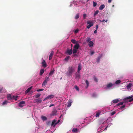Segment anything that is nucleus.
Returning <instances> with one entry per match:
<instances>
[{"instance_id": "obj_1", "label": "nucleus", "mask_w": 133, "mask_h": 133, "mask_svg": "<svg viewBox=\"0 0 133 133\" xmlns=\"http://www.w3.org/2000/svg\"><path fill=\"white\" fill-rule=\"evenodd\" d=\"M75 71V68L73 66H71L69 67L66 74L68 76H71Z\"/></svg>"}, {"instance_id": "obj_2", "label": "nucleus", "mask_w": 133, "mask_h": 133, "mask_svg": "<svg viewBox=\"0 0 133 133\" xmlns=\"http://www.w3.org/2000/svg\"><path fill=\"white\" fill-rule=\"evenodd\" d=\"M66 53L69 55H71L72 53V48H71L70 49L68 48L66 51Z\"/></svg>"}, {"instance_id": "obj_3", "label": "nucleus", "mask_w": 133, "mask_h": 133, "mask_svg": "<svg viewBox=\"0 0 133 133\" xmlns=\"http://www.w3.org/2000/svg\"><path fill=\"white\" fill-rule=\"evenodd\" d=\"M25 103V102L24 101H21L19 104L18 106L21 107H22Z\"/></svg>"}, {"instance_id": "obj_4", "label": "nucleus", "mask_w": 133, "mask_h": 133, "mask_svg": "<svg viewBox=\"0 0 133 133\" xmlns=\"http://www.w3.org/2000/svg\"><path fill=\"white\" fill-rule=\"evenodd\" d=\"M54 95H49L46 97L44 99V100H45L47 99H49L52 98L54 97Z\"/></svg>"}, {"instance_id": "obj_5", "label": "nucleus", "mask_w": 133, "mask_h": 133, "mask_svg": "<svg viewBox=\"0 0 133 133\" xmlns=\"http://www.w3.org/2000/svg\"><path fill=\"white\" fill-rule=\"evenodd\" d=\"M42 66L44 68H46L47 66V64L45 60H43L42 63Z\"/></svg>"}, {"instance_id": "obj_6", "label": "nucleus", "mask_w": 133, "mask_h": 133, "mask_svg": "<svg viewBox=\"0 0 133 133\" xmlns=\"http://www.w3.org/2000/svg\"><path fill=\"white\" fill-rule=\"evenodd\" d=\"M54 54V52L53 51H51L49 56V60H51L52 59Z\"/></svg>"}, {"instance_id": "obj_7", "label": "nucleus", "mask_w": 133, "mask_h": 133, "mask_svg": "<svg viewBox=\"0 0 133 133\" xmlns=\"http://www.w3.org/2000/svg\"><path fill=\"white\" fill-rule=\"evenodd\" d=\"M79 46V44H78L77 43L74 46V49L78 50Z\"/></svg>"}, {"instance_id": "obj_8", "label": "nucleus", "mask_w": 133, "mask_h": 133, "mask_svg": "<svg viewBox=\"0 0 133 133\" xmlns=\"http://www.w3.org/2000/svg\"><path fill=\"white\" fill-rule=\"evenodd\" d=\"M81 67L82 66L81 64H78L77 70V72L78 73H79V71L81 69Z\"/></svg>"}, {"instance_id": "obj_9", "label": "nucleus", "mask_w": 133, "mask_h": 133, "mask_svg": "<svg viewBox=\"0 0 133 133\" xmlns=\"http://www.w3.org/2000/svg\"><path fill=\"white\" fill-rule=\"evenodd\" d=\"M41 102L42 100L41 99H36L35 100V102L38 104L41 103Z\"/></svg>"}, {"instance_id": "obj_10", "label": "nucleus", "mask_w": 133, "mask_h": 133, "mask_svg": "<svg viewBox=\"0 0 133 133\" xmlns=\"http://www.w3.org/2000/svg\"><path fill=\"white\" fill-rule=\"evenodd\" d=\"M102 54L101 55L98 57L96 59V61L98 63L100 62V59L102 57Z\"/></svg>"}, {"instance_id": "obj_11", "label": "nucleus", "mask_w": 133, "mask_h": 133, "mask_svg": "<svg viewBox=\"0 0 133 133\" xmlns=\"http://www.w3.org/2000/svg\"><path fill=\"white\" fill-rule=\"evenodd\" d=\"M57 111L56 109H54L52 111L51 115L52 116H55L56 115Z\"/></svg>"}, {"instance_id": "obj_12", "label": "nucleus", "mask_w": 133, "mask_h": 133, "mask_svg": "<svg viewBox=\"0 0 133 133\" xmlns=\"http://www.w3.org/2000/svg\"><path fill=\"white\" fill-rule=\"evenodd\" d=\"M32 87H31L27 89L25 91V94H27L32 89Z\"/></svg>"}, {"instance_id": "obj_13", "label": "nucleus", "mask_w": 133, "mask_h": 133, "mask_svg": "<svg viewBox=\"0 0 133 133\" xmlns=\"http://www.w3.org/2000/svg\"><path fill=\"white\" fill-rule=\"evenodd\" d=\"M120 101L119 99H115L113 100L112 102H113V103H117L119 102Z\"/></svg>"}, {"instance_id": "obj_14", "label": "nucleus", "mask_w": 133, "mask_h": 133, "mask_svg": "<svg viewBox=\"0 0 133 133\" xmlns=\"http://www.w3.org/2000/svg\"><path fill=\"white\" fill-rule=\"evenodd\" d=\"M105 5L104 4L101 5L99 7V10H102L105 8Z\"/></svg>"}, {"instance_id": "obj_15", "label": "nucleus", "mask_w": 133, "mask_h": 133, "mask_svg": "<svg viewBox=\"0 0 133 133\" xmlns=\"http://www.w3.org/2000/svg\"><path fill=\"white\" fill-rule=\"evenodd\" d=\"M88 43V45L90 47H92L93 46L94 43L92 41H90V42Z\"/></svg>"}, {"instance_id": "obj_16", "label": "nucleus", "mask_w": 133, "mask_h": 133, "mask_svg": "<svg viewBox=\"0 0 133 133\" xmlns=\"http://www.w3.org/2000/svg\"><path fill=\"white\" fill-rule=\"evenodd\" d=\"M75 75L76 78H77L78 79H79L80 77V75L79 74L76 73L75 74Z\"/></svg>"}, {"instance_id": "obj_17", "label": "nucleus", "mask_w": 133, "mask_h": 133, "mask_svg": "<svg viewBox=\"0 0 133 133\" xmlns=\"http://www.w3.org/2000/svg\"><path fill=\"white\" fill-rule=\"evenodd\" d=\"M44 72V70L43 69H41L40 71V75L41 76L43 74Z\"/></svg>"}, {"instance_id": "obj_18", "label": "nucleus", "mask_w": 133, "mask_h": 133, "mask_svg": "<svg viewBox=\"0 0 133 133\" xmlns=\"http://www.w3.org/2000/svg\"><path fill=\"white\" fill-rule=\"evenodd\" d=\"M7 98L8 99L11 100L12 99V98L10 94H8L7 96Z\"/></svg>"}, {"instance_id": "obj_19", "label": "nucleus", "mask_w": 133, "mask_h": 133, "mask_svg": "<svg viewBox=\"0 0 133 133\" xmlns=\"http://www.w3.org/2000/svg\"><path fill=\"white\" fill-rule=\"evenodd\" d=\"M47 81H46V80H44V81L43 82L42 84V86L43 87H44L45 85L47 83Z\"/></svg>"}, {"instance_id": "obj_20", "label": "nucleus", "mask_w": 133, "mask_h": 133, "mask_svg": "<svg viewBox=\"0 0 133 133\" xmlns=\"http://www.w3.org/2000/svg\"><path fill=\"white\" fill-rule=\"evenodd\" d=\"M113 85V84H112L111 83H110L107 85V87L108 88H109L110 87H111Z\"/></svg>"}, {"instance_id": "obj_21", "label": "nucleus", "mask_w": 133, "mask_h": 133, "mask_svg": "<svg viewBox=\"0 0 133 133\" xmlns=\"http://www.w3.org/2000/svg\"><path fill=\"white\" fill-rule=\"evenodd\" d=\"M87 23L88 24H89V25H92V26L93 25V24L91 21H88L87 22Z\"/></svg>"}, {"instance_id": "obj_22", "label": "nucleus", "mask_w": 133, "mask_h": 133, "mask_svg": "<svg viewBox=\"0 0 133 133\" xmlns=\"http://www.w3.org/2000/svg\"><path fill=\"white\" fill-rule=\"evenodd\" d=\"M56 122V120L55 119L53 120H52V123L51 124V126H53L54 127V126L55 124V122Z\"/></svg>"}, {"instance_id": "obj_23", "label": "nucleus", "mask_w": 133, "mask_h": 133, "mask_svg": "<svg viewBox=\"0 0 133 133\" xmlns=\"http://www.w3.org/2000/svg\"><path fill=\"white\" fill-rule=\"evenodd\" d=\"M131 85H132L131 83H130L128 85H127L126 87L127 89H129L131 87Z\"/></svg>"}, {"instance_id": "obj_24", "label": "nucleus", "mask_w": 133, "mask_h": 133, "mask_svg": "<svg viewBox=\"0 0 133 133\" xmlns=\"http://www.w3.org/2000/svg\"><path fill=\"white\" fill-rule=\"evenodd\" d=\"M91 39L90 37H88L86 38V41L88 43L90 41H91Z\"/></svg>"}, {"instance_id": "obj_25", "label": "nucleus", "mask_w": 133, "mask_h": 133, "mask_svg": "<svg viewBox=\"0 0 133 133\" xmlns=\"http://www.w3.org/2000/svg\"><path fill=\"white\" fill-rule=\"evenodd\" d=\"M77 50L73 49V50L72 49V52L73 54H75L77 52Z\"/></svg>"}, {"instance_id": "obj_26", "label": "nucleus", "mask_w": 133, "mask_h": 133, "mask_svg": "<svg viewBox=\"0 0 133 133\" xmlns=\"http://www.w3.org/2000/svg\"><path fill=\"white\" fill-rule=\"evenodd\" d=\"M79 14H77L76 15L75 17V18L76 19H77L79 18Z\"/></svg>"}, {"instance_id": "obj_27", "label": "nucleus", "mask_w": 133, "mask_h": 133, "mask_svg": "<svg viewBox=\"0 0 133 133\" xmlns=\"http://www.w3.org/2000/svg\"><path fill=\"white\" fill-rule=\"evenodd\" d=\"M72 103V102L71 101H69L68 103L67 107H70L71 105V103Z\"/></svg>"}, {"instance_id": "obj_28", "label": "nucleus", "mask_w": 133, "mask_h": 133, "mask_svg": "<svg viewBox=\"0 0 133 133\" xmlns=\"http://www.w3.org/2000/svg\"><path fill=\"white\" fill-rule=\"evenodd\" d=\"M54 71V69H53L52 71H51L49 74V76L52 75L53 74Z\"/></svg>"}, {"instance_id": "obj_29", "label": "nucleus", "mask_w": 133, "mask_h": 133, "mask_svg": "<svg viewBox=\"0 0 133 133\" xmlns=\"http://www.w3.org/2000/svg\"><path fill=\"white\" fill-rule=\"evenodd\" d=\"M98 12L99 11L98 10H97L95 11V13L94 14V16L95 17L96 16V15L98 13Z\"/></svg>"}, {"instance_id": "obj_30", "label": "nucleus", "mask_w": 133, "mask_h": 133, "mask_svg": "<svg viewBox=\"0 0 133 133\" xmlns=\"http://www.w3.org/2000/svg\"><path fill=\"white\" fill-rule=\"evenodd\" d=\"M77 130L78 129L77 128H74L72 129V132H77Z\"/></svg>"}, {"instance_id": "obj_31", "label": "nucleus", "mask_w": 133, "mask_h": 133, "mask_svg": "<svg viewBox=\"0 0 133 133\" xmlns=\"http://www.w3.org/2000/svg\"><path fill=\"white\" fill-rule=\"evenodd\" d=\"M41 95V94L40 93H38L36 95H35V97L36 98H37L39 97Z\"/></svg>"}, {"instance_id": "obj_32", "label": "nucleus", "mask_w": 133, "mask_h": 133, "mask_svg": "<svg viewBox=\"0 0 133 133\" xmlns=\"http://www.w3.org/2000/svg\"><path fill=\"white\" fill-rule=\"evenodd\" d=\"M70 56H68L66 57L65 58V60L66 61H68L69 59Z\"/></svg>"}, {"instance_id": "obj_33", "label": "nucleus", "mask_w": 133, "mask_h": 133, "mask_svg": "<svg viewBox=\"0 0 133 133\" xmlns=\"http://www.w3.org/2000/svg\"><path fill=\"white\" fill-rule=\"evenodd\" d=\"M85 82H86V84L87 85V86L86 87V88H88V87L89 85V82L87 80H86Z\"/></svg>"}, {"instance_id": "obj_34", "label": "nucleus", "mask_w": 133, "mask_h": 133, "mask_svg": "<svg viewBox=\"0 0 133 133\" xmlns=\"http://www.w3.org/2000/svg\"><path fill=\"white\" fill-rule=\"evenodd\" d=\"M121 82V80H117L115 82V83L116 84H118Z\"/></svg>"}, {"instance_id": "obj_35", "label": "nucleus", "mask_w": 133, "mask_h": 133, "mask_svg": "<svg viewBox=\"0 0 133 133\" xmlns=\"http://www.w3.org/2000/svg\"><path fill=\"white\" fill-rule=\"evenodd\" d=\"M42 119L44 120H45L47 119V118L45 116H42Z\"/></svg>"}, {"instance_id": "obj_36", "label": "nucleus", "mask_w": 133, "mask_h": 133, "mask_svg": "<svg viewBox=\"0 0 133 133\" xmlns=\"http://www.w3.org/2000/svg\"><path fill=\"white\" fill-rule=\"evenodd\" d=\"M101 113V112H97L96 115V117H98L99 116L100 114Z\"/></svg>"}, {"instance_id": "obj_37", "label": "nucleus", "mask_w": 133, "mask_h": 133, "mask_svg": "<svg viewBox=\"0 0 133 133\" xmlns=\"http://www.w3.org/2000/svg\"><path fill=\"white\" fill-rule=\"evenodd\" d=\"M133 97V96H129V97H127L126 98H125V99H131V98L132 97Z\"/></svg>"}, {"instance_id": "obj_38", "label": "nucleus", "mask_w": 133, "mask_h": 133, "mask_svg": "<svg viewBox=\"0 0 133 133\" xmlns=\"http://www.w3.org/2000/svg\"><path fill=\"white\" fill-rule=\"evenodd\" d=\"M74 88L77 91H79V90L78 87L77 85H75Z\"/></svg>"}, {"instance_id": "obj_39", "label": "nucleus", "mask_w": 133, "mask_h": 133, "mask_svg": "<svg viewBox=\"0 0 133 133\" xmlns=\"http://www.w3.org/2000/svg\"><path fill=\"white\" fill-rule=\"evenodd\" d=\"M50 79V77L49 76L48 77L45 78V80H46V81H48Z\"/></svg>"}, {"instance_id": "obj_40", "label": "nucleus", "mask_w": 133, "mask_h": 133, "mask_svg": "<svg viewBox=\"0 0 133 133\" xmlns=\"http://www.w3.org/2000/svg\"><path fill=\"white\" fill-rule=\"evenodd\" d=\"M123 104V102H121L120 103H119L118 104H117V106H119L120 105H122V104Z\"/></svg>"}, {"instance_id": "obj_41", "label": "nucleus", "mask_w": 133, "mask_h": 133, "mask_svg": "<svg viewBox=\"0 0 133 133\" xmlns=\"http://www.w3.org/2000/svg\"><path fill=\"white\" fill-rule=\"evenodd\" d=\"M7 103V101H5L3 102L2 103V105H4L5 104H6Z\"/></svg>"}, {"instance_id": "obj_42", "label": "nucleus", "mask_w": 133, "mask_h": 133, "mask_svg": "<svg viewBox=\"0 0 133 133\" xmlns=\"http://www.w3.org/2000/svg\"><path fill=\"white\" fill-rule=\"evenodd\" d=\"M71 41L74 44L76 43V40L75 39H72L71 40Z\"/></svg>"}, {"instance_id": "obj_43", "label": "nucleus", "mask_w": 133, "mask_h": 133, "mask_svg": "<svg viewBox=\"0 0 133 133\" xmlns=\"http://www.w3.org/2000/svg\"><path fill=\"white\" fill-rule=\"evenodd\" d=\"M94 80L96 82H98L97 79L96 77L94 76Z\"/></svg>"}, {"instance_id": "obj_44", "label": "nucleus", "mask_w": 133, "mask_h": 133, "mask_svg": "<svg viewBox=\"0 0 133 133\" xmlns=\"http://www.w3.org/2000/svg\"><path fill=\"white\" fill-rule=\"evenodd\" d=\"M97 5V3L94 2H93V6L94 7H95Z\"/></svg>"}, {"instance_id": "obj_45", "label": "nucleus", "mask_w": 133, "mask_h": 133, "mask_svg": "<svg viewBox=\"0 0 133 133\" xmlns=\"http://www.w3.org/2000/svg\"><path fill=\"white\" fill-rule=\"evenodd\" d=\"M92 96L94 97H96V95L95 93H94L92 94Z\"/></svg>"}, {"instance_id": "obj_46", "label": "nucleus", "mask_w": 133, "mask_h": 133, "mask_svg": "<svg viewBox=\"0 0 133 133\" xmlns=\"http://www.w3.org/2000/svg\"><path fill=\"white\" fill-rule=\"evenodd\" d=\"M87 15L86 14H83V18L84 19H86Z\"/></svg>"}, {"instance_id": "obj_47", "label": "nucleus", "mask_w": 133, "mask_h": 133, "mask_svg": "<svg viewBox=\"0 0 133 133\" xmlns=\"http://www.w3.org/2000/svg\"><path fill=\"white\" fill-rule=\"evenodd\" d=\"M92 26V25H88L87 26V28L88 29H89V28H90Z\"/></svg>"}, {"instance_id": "obj_48", "label": "nucleus", "mask_w": 133, "mask_h": 133, "mask_svg": "<svg viewBox=\"0 0 133 133\" xmlns=\"http://www.w3.org/2000/svg\"><path fill=\"white\" fill-rule=\"evenodd\" d=\"M128 101L129 102L133 101V98H131V99H129V100Z\"/></svg>"}, {"instance_id": "obj_49", "label": "nucleus", "mask_w": 133, "mask_h": 133, "mask_svg": "<svg viewBox=\"0 0 133 133\" xmlns=\"http://www.w3.org/2000/svg\"><path fill=\"white\" fill-rule=\"evenodd\" d=\"M60 122V120H58V121L56 123H55V124L54 126V127H55V125H56L57 123H58L59 122Z\"/></svg>"}, {"instance_id": "obj_50", "label": "nucleus", "mask_w": 133, "mask_h": 133, "mask_svg": "<svg viewBox=\"0 0 133 133\" xmlns=\"http://www.w3.org/2000/svg\"><path fill=\"white\" fill-rule=\"evenodd\" d=\"M43 90L42 89H38V90H37V91H38V92H39V91H42Z\"/></svg>"}, {"instance_id": "obj_51", "label": "nucleus", "mask_w": 133, "mask_h": 133, "mask_svg": "<svg viewBox=\"0 0 133 133\" xmlns=\"http://www.w3.org/2000/svg\"><path fill=\"white\" fill-rule=\"evenodd\" d=\"M78 31H79L78 30V29H77L74 32L75 33H77L78 32Z\"/></svg>"}, {"instance_id": "obj_52", "label": "nucleus", "mask_w": 133, "mask_h": 133, "mask_svg": "<svg viewBox=\"0 0 133 133\" xmlns=\"http://www.w3.org/2000/svg\"><path fill=\"white\" fill-rule=\"evenodd\" d=\"M115 113V111H113L111 113V115H114Z\"/></svg>"}, {"instance_id": "obj_53", "label": "nucleus", "mask_w": 133, "mask_h": 133, "mask_svg": "<svg viewBox=\"0 0 133 133\" xmlns=\"http://www.w3.org/2000/svg\"><path fill=\"white\" fill-rule=\"evenodd\" d=\"M94 51H92L91 52V54H90L91 55H92L93 54H94Z\"/></svg>"}, {"instance_id": "obj_54", "label": "nucleus", "mask_w": 133, "mask_h": 133, "mask_svg": "<svg viewBox=\"0 0 133 133\" xmlns=\"http://www.w3.org/2000/svg\"><path fill=\"white\" fill-rule=\"evenodd\" d=\"M78 56L77 55V54H76V53L75 54H74V55H73V57H75L76 56Z\"/></svg>"}, {"instance_id": "obj_55", "label": "nucleus", "mask_w": 133, "mask_h": 133, "mask_svg": "<svg viewBox=\"0 0 133 133\" xmlns=\"http://www.w3.org/2000/svg\"><path fill=\"white\" fill-rule=\"evenodd\" d=\"M125 107V105H124L123 106H122L120 108L121 109H122L123 108H124Z\"/></svg>"}, {"instance_id": "obj_56", "label": "nucleus", "mask_w": 133, "mask_h": 133, "mask_svg": "<svg viewBox=\"0 0 133 133\" xmlns=\"http://www.w3.org/2000/svg\"><path fill=\"white\" fill-rule=\"evenodd\" d=\"M97 32V30H95L94 31V34H96Z\"/></svg>"}, {"instance_id": "obj_57", "label": "nucleus", "mask_w": 133, "mask_h": 133, "mask_svg": "<svg viewBox=\"0 0 133 133\" xmlns=\"http://www.w3.org/2000/svg\"><path fill=\"white\" fill-rule=\"evenodd\" d=\"M98 27V25H96V29L97 30Z\"/></svg>"}, {"instance_id": "obj_58", "label": "nucleus", "mask_w": 133, "mask_h": 133, "mask_svg": "<svg viewBox=\"0 0 133 133\" xmlns=\"http://www.w3.org/2000/svg\"><path fill=\"white\" fill-rule=\"evenodd\" d=\"M17 97H18V96H15V98H14V99L16 101L17 100Z\"/></svg>"}, {"instance_id": "obj_59", "label": "nucleus", "mask_w": 133, "mask_h": 133, "mask_svg": "<svg viewBox=\"0 0 133 133\" xmlns=\"http://www.w3.org/2000/svg\"><path fill=\"white\" fill-rule=\"evenodd\" d=\"M54 104H52L51 105H50L49 106V107H51L52 106H54Z\"/></svg>"}, {"instance_id": "obj_60", "label": "nucleus", "mask_w": 133, "mask_h": 133, "mask_svg": "<svg viewBox=\"0 0 133 133\" xmlns=\"http://www.w3.org/2000/svg\"><path fill=\"white\" fill-rule=\"evenodd\" d=\"M112 0H108V2L109 3H110L111 2Z\"/></svg>"}, {"instance_id": "obj_61", "label": "nucleus", "mask_w": 133, "mask_h": 133, "mask_svg": "<svg viewBox=\"0 0 133 133\" xmlns=\"http://www.w3.org/2000/svg\"><path fill=\"white\" fill-rule=\"evenodd\" d=\"M108 125L107 126V127L105 128V129H104L105 131L107 130V127H108Z\"/></svg>"}, {"instance_id": "obj_62", "label": "nucleus", "mask_w": 133, "mask_h": 133, "mask_svg": "<svg viewBox=\"0 0 133 133\" xmlns=\"http://www.w3.org/2000/svg\"><path fill=\"white\" fill-rule=\"evenodd\" d=\"M104 21H105V20L104 19H103V20L102 21L101 20H99L100 22H104Z\"/></svg>"}, {"instance_id": "obj_63", "label": "nucleus", "mask_w": 133, "mask_h": 133, "mask_svg": "<svg viewBox=\"0 0 133 133\" xmlns=\"http://www.w3.org/2000/svg\"><path fill=\"white\" fill-rule=\"evenodd\" d=\"M15 96H13L12 97V99H14L15 98Z\"/></svg>"}, {"instance_id": "obj_64", "label": "nucleus", "mask_w": 133, "mask_h": 133, "mask_svg": "<svg viewBox=\"0 0 133 133\" xmlns=\"http://www.w3.org/2000/svg\"><path fill=\"white\" fill-rule=\"evenodd\" d=\"M2 90H3V89L2 88L0 89V93H1V92L2 91Z\"/></svg>"}]
</instances>
